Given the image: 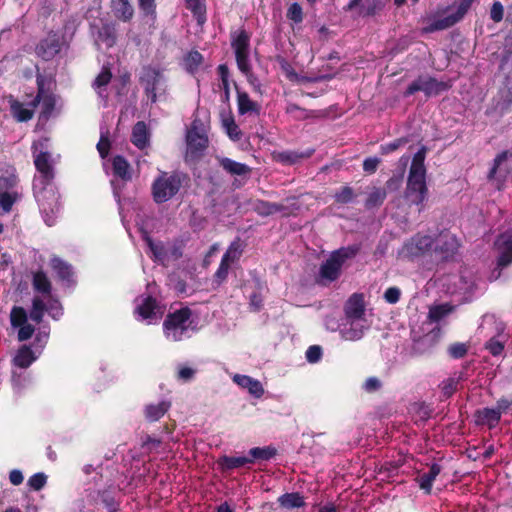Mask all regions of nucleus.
<instances>
[{"label": "nucleus", "instance_id": "25", "mask_svg": "<svg viewBox=\"0 0 512 512\" xmlns=\"http://www.w3.org/2000/svg\"><path fill=\"white\" fill-rule=\"evenodd\" d=\"M251 464V460L246 456H227L218 458L217 465L221 472H227Z\"/></svg>", "mask_w": 512, "mask_h": 512}, {"label": "nucleus", "instance_id": "9", "mask_svg": "<svg viewBox=\"0 0 512 512\" xmlns=\"http://www.w3.org/2000/svg\"><path fill=\"white\" fill-rule=\"evenodd\" d=\"M405 197L411 204L417 205L418 211L424 209V202L428 198V187L426 183V173L409 172Z\"/></svg>", "mask_w": 512, "mask_h": 512}, {"label": "nucleus", "instance_id": "39", "mask_svg": "<svg viewBox=\"0 0 512 512\" xmlns=\"http://www.w3.org/2000/svg\"><path fill=\"white\" fill-rule=\"evenodd\" d=\"M185 7L193 14L199 24L206 21L205 0H185Z\"/></svg>", "mask_w": 512, "mask_h": 512}, {"label": "nucleus", "instance_id": "42", "mask_svg": "<svg viewBox=\"0 0 512 512\" xmlns=\"http://www.w3.org/2000/svg\"><path fill=\"white\" fill-rule=\"evenodd\" d=\"M387 192L384 188H374L368 195L365 201V207L367 209H372L375 207H379L383 204L386 198Z\"/></svg>", "mask_w": 512, "mask_h": 512}, {"label": "nucleus", "instance_id": "1", "mask_svg": "<svg viewBox=\"0 0 512 512\" xmlns=\"http://www.w3.org/2000/svg\"><path fill=\"white\" fill-rule=\"evenodd\" d=\"M34 165L36 170L40 173V182L43 186L41 190H35L37 202L43 212L56 213L60 208L58 196L53 190L46 189V186L52 182L55 176L51 154L46 151H41L34 155Z\"/></svg>", "mask_w": 512, "mask_h": 512}, {"label": "nucleus", "instance_id": "34", "mask_svg": "<svg viewBox=\"0 0 512 512\" xmlns=\"http://www.w3.org/2000/svg\"><path fill=\"white\" fill-rule=\"evenodd\" d=\"M452 87L450 81H439L435 77L427 76L425 85V96H438Z\"/></svg>", "mask_w": 512, "mask_h": 512}, {"label": "nucleus", "instance_id": "60", "mask_svg": "<svg viewBox=\"0 0 512 512\" xmlns=\"http://www.w3.org/2000/svg\"><path fill=\"white\" fill-rule=\"evenodd\" d=\"M196 374V370L186 365H179L177 369L176 378L182 382L191 381Z\"/></svg>", "mask_w": 512, "mask_h": 512}, {"label": "nucleus", "instance_id": "14", "mask_svg": "<svg viewBox=\"0 0 512 512\" xmlns=\"http://www.w3.org/2000/svg\"><path fill=\"white\" fill-rule=\"evenodd\" d=\"M142 320H157L162 317L164 310L157 299L151 295L145 296L134 311Z\"/></svg>", "mask_w": 512, "mask_h": 512}, {"label": "nucleus", "instance_id": "17", "mask_svg": "<svg viewBox=\"0 0 512 512\" xmlns=\"http://www.w3.org/2000/svg\"><path fill=\"white\" fill-rule=\"evenodd\" d=\"M458 248L459 243L456 236L451 234H442L438 239L435 251L441 254L442 259L447 260L457 253Z\"/></svg>", "mask_w": 512, "mask_h": 512}, {"label": "nucleus", "instance_id": "54", "mask_svg": "<svg viewBox=\"0 0 512 512\" xmlns=\"http://www.w3.org/2000/svg\"><path fill=\"white\" fill-rule=\"evenodd\" d=\"M16 192H0V207L4 212H10L14 203L17 200Z\"/></svg>", "mask_w": 512, "mask_h": 512}, {"label": "nucleus", "instance_id": "31", "mask_svg": "<svg viewBox=\"0 0 512 512\" xmlns=\"http://www.w3.org/2000/svg\"><path fill=\"white\" fill-rule=\"evenodd\" d=\"M36 359H37V356L35 355V353L31 349V347L28 346V345H23V346H21L18 349V351H17L15 357L13 358L12 362H13L14 366H16L18 368H21V369H26Z\"/></svg>", "mask_w": 512, "mask_h": 512}, {"label": "nucleus", "instance_id": "10", "mask_svg": "<svg viewBox=\"0 0 512 512\" xmlns=\"http://www.w3.org/2000/svg\"><path fill=\"white\" fill-rule=\"evenodd\" d=\"M474 1L475 0H460L455 12L450 13L442 18L433 20L429 26L425 28V31L435 32L454 26L464 18Z\"/></svg>", "mask_w": 512, "mask_h": 512}, {"label": "nucleus", "instance_id": "26", "mask_svg": "<svg viewBox=\"0 0 512 512\" xmlns=\"http://www.w3.org/2000/svg\"><path fill=\"white\" fill-rule=\"evenodd\" d=\"M33 290L43 296H50L52 293V283L46 272L39 269L32 273Z\"/></svg>", "mask_w": 512, "mask_h": 512}, {"label": "nucleus", "instance_id": "33", "mask_svg": "<svg viewBox=\"0 0 512 512\" xmlns=\"http://www.w3.org/2000/svg\"><path fill=\"white\" fill-rule=\"evenodd\" d=\"M131 142L138 149H144L149 143L148 131L145 122H137L132 129Z\"/></svg>", "mask_w": 512, "mask_h": 512}, {"label": "nucleus", "instance_id": "63", "mask_svg": "<svg viewBox=\"0 0 512 512\" xmlns=\"http://www.w3.org/2000/svg\"><path fill=\"white\" fill-rule=\"evenodd\" d=\"M503 16H504L503 5L501 4V2L495 1L492 4L491 9H490V18L494 22L498 23V22H501L503 20Z\"/></svg>", "mask_w": 512, "mask_h": 512}, {"label": "nucleus", "instance_id": "61", "mask_svg": "<svg viewBox=\"0 0 512 512\" xmlns=\"http://www.w3.org/2000/svg\"><path fill=\"white\" fill-rule=\"evenodd\" d=\"M111 142L107 134H101L100 139L97 143V150L102 159H105L110 151Z\"/></svg>", "mask_w": 512, "mask_h": 512}, {"label": "nucleus", "instance_id": "24", "mask_svg": "<svg viewBox=\"0 0 512 512\" xmlns=\"http://www.w3.org/2000/svg\"><path fill=\"white\" fill-rule=\"evenodd\" d=\"M233 381L241 388L247 389L248 392L256 398H260L264 393V389L260 381L248 375L235 374Z\"/></svg>", "mask_w": 512, "mask_h": 512}, {"label": "nucleus", "instance_id": "19", "mask_svg": "<svg viewBox=\"0 0 512 512\" xmlns=\"http://www.w3.org/2000/svg\"><path fill=\"white\" fill-rule=\"evenodd\" d=\"M236 89H238L236 87ZM237 106L239 115H255L259 116L261 106L256 101H253L247 92L237 90Z\"/></svg>", "mask_w": 512, "mask_h": 512}, {"label": "nucleus", "instance_id": "56", "mask_svg": "<svg viewBox=\"0 0 512 512\" xmlns=\"http://www.w3.org/2000/svg\"><path fill=\"white\" fill-rule=\"evenodd\" d=\"M468 347L464 343L456 342L448 347V353L453 359H461L466 356Z\"/></svg>", "mask_w": 512, "mask_h": 512}, {"label": "nucleus", "instance_id": "8", "mask_svg": "<svg viewBox=\"0 0 512 512\" xmlns=\"http://www.w3.org/2000/svg\"><path fill=\"white\" fill-rule=\"evenodd\" d=\"M202 122L199 119H194L186 134V159L190 161H197L203 155L208 147L209 139L206 133L201 130Z\"/></svg>", "mask_w": 512, "mask_h": 512}, {"label": "nucleus", "instance_id": "41", "mask_svg": "<svg viewBox=\"0 0 512 512\" xmlns=\"http://www.w3.org/2000/svg\"><path fill=\"white\" fill-rule=\"evenodd\" d=\"M222 125L226 130L227 135L233 141L241 140L243 134L239 126L236 124L234 117L230 114L222 118Z\"/></svg>", "mask_w": 512, "mask_h": 512}, {"label": "nucleus", "instance_id": "6", "mask_svg": "<svg viewBox=\"0 0 512 512\" xmlns=\"http://www.w3.org/2000/svg\"><path fill=\"white\" fill-rule=\"evenodd\" d=\"M231 47L235 53L236 64L239 71L250 80L253 76L252 66L249 60L250 34L245 29H240L231 34Z\"/></svg>", "mask_w": 512, "mask_h": 512}, {"label": "nucleus", "instance_id": "29", "mask_svg": "<svg viewBox=\"0 0 512 512\" xmlns=\"http://www.w3.org/2000/svg\"><path fill=\"white\" fill-rule=\"evenodd\" d=\"M441 466L437 463H433L430 466V469L427 473H423L417 477V482L419 484L420 489H422L426 494H430L432 490V485L436 477L441 473Z\"/></svg>", "mask_w": 512, "mask_h": 512}, {"label": "nucleus", "instance_id": "23", "mask_svg": "<svg viewBox=\"0 0 512 512\" xmlns=\"http://www.w3.org/2000/svg\"><path fill=\"white\" fill-rule=\"evenodd\" d=\"M456 308V305L449 302L431 305L428 310L427 320L429 323H439L441 320L455 312Z\"/></svg>", "mask_w": 512, "mask_h": 512}, {"label": "nucleus", "instance_id": "40", "mask_svg": "<svg viewBox=\"0 0 512 512\" xmlns=\"http://www.w3.org/2000/svg\"><path fill=\"white\" fill-rule=\"evenodd\" d=\"M203 55L197 50H191L184 57V66L187 72L194 74L199 70L203 63Z\"/></svg>", "mask_w": 512, "mask_h": 512}, {"label": "nucleus", "instance_id": "55", "mask_svg": "<svg viewBox=\"0 0 512 512\" xmlns=\"http://www.w3.org/2000/svg\"><path fill=\"white\" fill-rule=\"evenodd\" d=\"M286 16L289 20L299 24L304 19V13L301 5L297 2L292 3L287 10Z\"/></svg>", "mask_w": 512, "mask_h": 512}, {"label": "nucleus", "instance_id": "35", "mask_svg": "<svg viewBox=\"0 0 512 512\" xmlns=\"http://www.w3.org/2000/svg\"><path fill=\"white\" fill-rule=\"evenodd\" d=\"M244 249L245 244L239 237H237L230 243V245L228 246V248L226 249L225 253L222 256V259L233 265L240 260L244 252Z\"/></svg>", "mask_w": 512, "mask_h": 512}, {"label": "nucleus", "instance_id": "30", "mask_svg": "<svg viewBox=\"0 0 512 512\" xmlns=\"http://www.w3.org/2000/svg\"><path fill=\"white\" fill-rule=\"evenodd\" d=\"M113 174L124 182L131 181L132 173L129 162L122 155H116L112 160Z\"/></svg>", "mask_w": 512, "mask_h": 512}, {"label": "nucleus", "instance_id": "18", "mask_svg": "<svg viewBox=\"0 0 512 512\" xmlns=\"http://www.w3.org/2000/svg\"><path fill=\"white\" fill-rule=\"evenodd\" d=\"M110 8L114 17L122 22H130L135 14L131 0H111Z\"/></svg>", "mask_w": 512, "mask_h": 512}, {"label": "nucleus", "instance_id": "53", "mask_svg": "<svg viewBox=\"0 0 512 512\" xmlns=\"http://www.w3.org/2000/svg\"><path fill=\"white\" fill-rule=\"evenodd\" d=\"M426 80H427V76H419L411 84L408 85L406 90L403 92V96L409 97L419 91H422L425 93Z\"/></svg>", "mask_w": 512, "mask_h": 512}, {"label": "nucleus", "instance_id": "11", "mask_svg": "<svg viewBox=\"0 0 512 512\" xmlns=\"http://www.w3.org/2000/svg\"><path fill=\"white\" fill-rule=\"evenodd\" d=\"M117 27L116 21L101 20V25L90 24V31L95 37V45L104 44L108 49L112 48L117 43Z\"/></svg>", "mask_w": 512, "mask_h": 512}, {"label": "nucleus", "instance_id": "46", "mask_svg": "<svg viewBox=\"0 0 512 512\" xmlns=\"http://www.w3.org/2000/svg\"><path fill=\"white\" fill-rule=\"evenodd\" d=\"M231 266L232 265L230 263L221 258L220 264L213 274V285L220 287L223 283L226 282Z\"/></svg>", "mask_w": 512, "mask_h": 512}, {"label": "nucleus", "instance_id": "15", "mask_svg": "<svg viewBox=\"0 0 512 512\" xmlns=\"http://www.w3.org/2000/svg\"><path fill=\"white\" fill-rule=\"evenodd\" d=\"M390 0H363L353 11L354 17L368 18L379 15Z\"/></svg>", "mask_w": 512, "mask_h": 512}, {"label": "nucleus", "instance_id": "22", "mask_svg": "<svg viewBox=\"0 0 512 512\" xmlns=\"http://www.w3.org/2000/svg\"><path fill=\"white\" fill-rule=\"evenodd\" d=\"M502 240L499 245V255L497 258V266L499 268H505L512 264V233L502 234L500 236Z\"/></svg>", "mask_w": 512, "mask_h": 512}, {"label": "nucleus", "instance_id": "12", "mask_svg": "<svg viewBox=\"0 0 512 512\" xmlns=\"http://www.w3.org/2000/svg\"><path fill=\"white\" fill-rule=\"evenodd\" d=\"M40 101L41 95L35 96L32 101L25 105L13 96H10L8 99L10 113L17 122H28L33 118L35 109L40 104Z\"/></svg>", "mask_w": 512, "mask_h": 512}, {"label": "nucleus", "instance_id": "57", "mask_svg": "<svg viewBox=\"0 0 512 512\" xmlns=\"http://www.w3.org/2000/svg\"><path fill=\"white\" fill-rule=\"evenodd\" d=\"M112 79V73L108 67H103L101 72L97 75L94 80L93 87L101 88L107 86Z\"/></svg>", "mask_w": 512, "mask_h": 512}, {"label": "nucleus", "instance_id": "64", "mask_svg": "<svg viewBox=\"0 0 512 512\" xmlns=\"http://www.w3.org/2000/svg\"><path fill=\"white\" fill-rule=\"evenodd\" d=\"M458 382L453 378H448L441 384L442 393L445 397H451L457 390Z\"/></svg>", "mask_w": 512, "mask_h": 512}, {"label": "nucleus", "instance_id": "45", "mask_svg": "<svg viewBox=\"0 0 512 512\" xmlns=\"http://www.w3.org/2000/svg\"><path fill=\"white\" fill-rule=\"evenodd\" d=\"M284 209V206L279 203H272L268 201H258L256 205V211L259 215L269 216L278 212H281Z\"/></svg>", "mask_w": 512, "mask_h": 512}, {"label": "nucleus", "instance_id": "28", "mask_svg": "<svg viewBox=\"0 0 512 512\" xmlns=\"http://www.w3.org/2000/svg\"><path fill=\"white\" fill-rule=\"evenodd\" d=\"M512 105V82H507V84L501 88L497 94V99L495 102V109L499 111L501 114L507 113Z\"/></svg>", "mask_w": 512, "mask_h": 512}, {"label": "nucleus", "instance_id": "49", "mask_svg": "<svg viewBox=\"0 0 512 512\" xmlns=\"http://www.w3.org/2000/svg\"><path fill=\"white\" fill-rule=\"evenodd\" d=\"M147 245L152 252L155 261L163 262L166 259L167 252L162 242L155 243L151 238H147Z\"/></svg>", "mask_w": 512, "mask_h": 512}, {"label": "nucleus", "instance_id": "36", "mask_svg": "<svg viewBox=\"0 0 512 512\" xmlns=\"http://www.w3.org/2000/svg\"><path fill=\"white\" fill-rule=\"evenodd\" d=\"M171 403L169 401H161L158 404H150L145 407V417L149 422L158 421L170 409Z\"/></svg>", "mask_w": 512, "mask_h": 512}, {"label": "nucleus", "instance_id": "7", "mask_svg": "<svg viewBox=\"0 0 512 512\" xmlns=\"http://www.w3.org/2000/svg\"><path fill=\"white\" fill-rule=\"evenodd\" d=\"M345 315L350 320L351 328L344 332V336L347 340H358L363 336V329L353 327L355 321L362 319L365 315V303L364 297L361 293L352 294L344 307Z\"/></svg>", "mask_w": 512, "mask_h": 512}, {"label": "nucleus", "instance_id": "20", "mask_svg": "<svg viewBox=\"0 0 512 512\" xmlns=\"http://www.w3.org/2000/svg\"><path fill=\"white\" fill-rule=\"evenodd\" d=\"M314 152L315 150L313 148L307 149L305 151L287 150L277 153L274 158L277 162L284 165H293L301 160L310 158Z\"/></svg>", "mask_w": 512, "mask_h": 512}, {"label": "nucleus", "instance_id": "52", "mask_svg": "<svg viewBox=\"0 0 512 512\" xmlns=\"http://www.w3.org/2000/svg\"><path fill=\"white\" fill-rule=\"evenodd\" d=\"M408 142H409V139L407 137L397 138V139L393 140L392 142L382 144L380 146V153L382 155L390 154V153L398 150L400 147L406 145Z\"/></svg>", "mask_w": 512, "mask_h": 512}, {"label": "nucleus", "instance_id": "51", "mask_svg": "<svg viewBox=\"0 0 512 512\" xmlns=\"http://www.w3.org/2000/svg\"><path fill=\"white\" fill-rule=\"evenodd\" d=\"M10 321L13 327H18L27 322V313L23 307L14 306L10 313Z\"/></svg>", "mask_w": 512, "mask_h": 512}, {"label": "nucleus", "instance_id": "38", "mask_svg": "<svg viewBox=\"0 0 512 512\" xmlns=\"http://www.w3.org/2000/svg\"><path fill=\"white\" fill-rule=\"evenodd\" d=\"M278 503L282 508L295 509L305 506L304 497L298 492L285 493L278 498Z\"/></svg>", "mask_w": 512, "mask_h": 512}, {"label": "nucleus", "instance_id": "32", "mask_svg": "<svg viewBox=\"0 0 512 512\" xmlns=\"http://www.w3.org/2000/svg\"><path fill=\"white\" fill-rule=\"evenodd\" d=\"M220 166L230 175L243 176L251 172V168L228 157L219 159Z\"/></svg>", "mask_w": 512, "mask_h": 512}, {"label": "nucleus", "instance_id": "62", "mask_svg": "<svg viewBox=\"0 0 512 512\" xmlns=\"http://www.w3.org/2000/svg\"><path fill=\"white\" fill-rule=\"evenodd\" d=\"M401 296V290L398 287H389L384 292L383 298L389 304H396L399 302Z\"/></svg>", "mask_w": 512, "mask_h": 512}, {"label": "nucleus", "instance_id": "50", "mask_svg": "<svg viewBox=\"0 0 512 512\" xmlns=\"http://www.w3.org/2000/svg\"><path fill=\"white\" fill-rule=\"evenodd\" d=\"M138 6L145 17H150L152 20L156 19V0H138Z\"/></svg>", "mask_w": 512, "mask_h": 512}, {"label": "nucleus", "instance_id": "59", "mask_svg": "<svg viewBox=\"0 0 512 512\" xmlns=\"http://www.w3.org/2000/svg\"><path fill=\"white\" fill-rule=\"evenodd\" d=\"M504 348V343L495 337L489 339L485 344V349H487L492 356H500L503 353Z\"/></svg>", "mask_w": 512, "mask_h": 512}, {"label": "nucleus", "instance_id": "13", "mask_svg": "<svg viewBox=\"0 0 512 512\" xmlns=\"http://www.w3.org/2000/svg\"><path fill=\"white\" fill-rule=\"evenodd\" d=\"M62 43L57 32L50 31L36 46V54L45 61L53 59L61 51Z\"/></svg>", "mask_w": 512, "mask_h": 512}, {"label": "nucleus", "instance_id": "58", "mask_svg": "<svg viewBox=\"0 0 512 512\" xmlns=\"http://www.w3.org/2000/svg\"><path fill=\"white\" fill-rule=\"evenodd\" d=\"M46 482L47 476L44 473L39 472L28 479V486L35 491H39L46 485Z\"/></svg>", "mask_w": 512, "mask_h": 512}, {"label": "nucleus", "instance_id": "2", "mask_svg": "<svg viewBox=\"0 0 512 512\" xmlns=\"http://www.w3.org/2000/svg\"><path fill=\"white\" fill-rule=\"evenodd\" d=\"M360 250V244H353L332 251L329 257L320 265L315 282L320 286H329L337 281L342 274L345 262L353 259Z\"/></svg>", "mask_w": 512, "mask_h": 512}, {"label": "nucleus", "instance_id": "4", "mask_svg": "<svg viewBox=\"0 0 512 512\" xmlns=\"http://www.w3.org/2000/svg\"><path fill=\"white\" fill-rule=\"evenodd\" d=\"M191 316L192 310L188 306L169 312L163 321L166 338L174 342L181 341L191 324Z\"/></svg>", "mask_w": 512, "mask_h": 512}, {"label": "nucleus", "instance_id": "3", "mask_svg": "<svg viewBox=\"0 0 512 512\" xmlns=\"http://www.w3.org/2000/svg\"><path fill=\"white\" fill-rule=\"evenodd\" d=\"M186 180H188V176L182 172H161L155 178L151 187L154 202L162 204L172 199L180 191L183 182Z\"/></svg>", "mask_w": 512, "mask_h": 512}, {"label": "nucleus", "instance_id": "48", "mask_svg": "<svg viewBox=\"0 0 512 512\" xmlns=\"http://www.w3.org/2000/svg\"><path fill=\"white\" fill-rule=\"evenodd\" d=\"M425 156L426 148L421 147L413 156L409 172L426 173Z\"/></svg>", "mask_w": 512, "mask_h": 512}, {"label": "nucleus", "instance_id": "44", "mask_svg": "<svg viewBox=\"0 0 512 512\" xmlns=\"http://www.w3.org/2000/svg\"><path fill=\"white\" fill-rule=\"evenodd\" d=\"M412 243L415 245V254H424L432 248L434 239L429 235L417 234L412 239Z\"/></svg>", "mask_w": 512, "mask_h": 512}, {"label": "nucleus", "instance_id": "5", "mask_svg": "<svg viewBox=\"0 0 512 512\" xmlns=\"http://www.w3.org/2000/svg\"><path fill=\"white\" fill-rule=\"evenodd\" d=\"M139 83L150 102L156 103L160 96L166 93V84L161 69L147 65L141 70Z\"/></svg>", "mask_w": 512, "mask_h": 512}, {"label": "nucleus", "instance_id": "43", "mask_svg": "<svg viewBox=\"0 0 512 512\" xmlns=\"http://www.w3.org/2000/svg\"><path fill=\"white\" fill-rule=\"evenodd\" d=\"M46 311V305L40 297H34L32 300V308L30 310V319L39 324L42 322Z\"/></svg>", "mask_w": 512, "mask_h": 512}, {"label": "nucleus", "instance_id": "47", "mask_svg": "<svg viewBox=\"0 0 512 512\" xmlns=\"http://www.w3.org/2000/svg\"><path fill=\"white\" fill-rule=\"evenodd\" d=\"M333 197L337 204L344 205L353 202L356 195L352 187L345 185L337 190Z\"/></svg>", "mask_w": 512, "mask_h": 512}, {"label": "nucleus", "instance_id": "21", "mask_svg": "<svg viewBox=\"0 0 512 512\" xmlns=\"http://www.w3.org/2000/svg\"><path fill=\"white\" fill-rule=\"evenodd\" d=\"M474 417L477 425H487L489 429L495 428L501 420L500 413L488 407L476 410Z\"/></svg>", "mask_w": 512, "mask_h": 512}, {"label": "nucleus", "instance_id": "27", "mask_svg": "<svg viewBox=\"0 0 512 512\" xmlns=\"http://www.w3.org/2000/svg\"><path fill=\"white\" fill-rule=\"evenodd\" d=\"M49 265L51 269L56 273L59 280L67 283L72 281L73 269L69 263L65 262L58 256H53L50 259Z\"/></svg>", "mask_w": 512, "mask_h": 512}, {"label": "nucleus", "instance_id": "37", "mask_svg": "<svg viewBox=\"0 0 512 512\" xmlns=\"http://www.w3.org/2000/svg\"><path fill=\"white\" fill-rule=\"evenodd\" d=\"M277 455V449L273 446L253 447L248 451L251 464L256 461H269Z\"/></svg>", "mask_w": 512, "mask_h": 512}, {"label": "nucleus", "instance_id": "16", "mask_svg": "<svg viewBox=\"0 0 512 512\" xmlns=\"http://www.w3.org/2000/svg\"><path fill=\"white\" fill-rule=\"evenodd\" d=\"M36 83H37V94L36 96L41 95V101L42 103V111L41 114L48 118L52 112L55 109L56 101L55 97L52 93H49L45 90V78L38 74L36 77Z\"/></svg>", "mask_w": 512, "mask_h": 512}]
</instances>
